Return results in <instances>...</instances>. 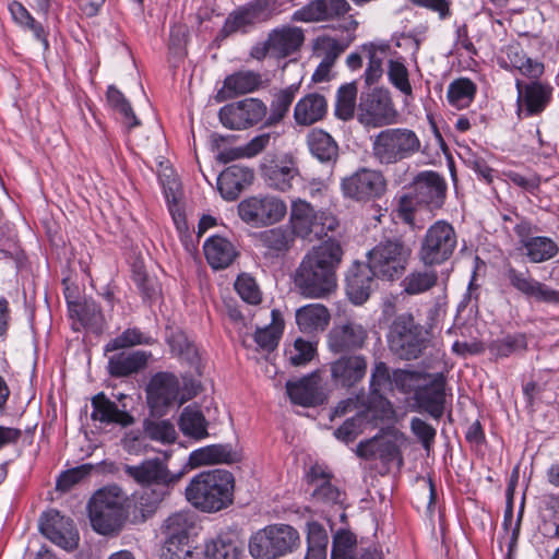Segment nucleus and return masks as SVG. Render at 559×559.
Returning <instances> with one entry per match:
<instances>
[{
  "instance_id": "obj_63",
  "label": "nucleus",
  "mask_w": 559,
  "mask_h": 559,
  "mask_svg": "<svg viewBox=\"0 0 559 559\" xmlns=\"http://www.w3.org/2000/svg\"><path fill=\"white\" fill-rule=\"evenodd\" d=\"M278 134L275 132H265L254 136L242 146V155L253 157L263 152L272 142H275Z\"/></svg>"
},
{
  "instance_id": "obj_48",
  "label": "nucleus",
  "mask_w": 559,
  "mask_h": 559,
  "mask_svg": "<svg viewBox=\"0 0 559 559\" xmlns=\"http://www.w3.org/2000/svg\"><path fill=\"white\" fill-rule=\"evenodd\" d=\"M370 394L382 397L385 392L394 390L393 372L383 361H376L369 380Z\"/></svg>"
},
{
  "instance_id": "obj_19",
  "label": "nucleus",
  "mask_w": 559,
  "mask_h": 559,
  "mask_svg": "<svg viewBox=\"0 0 559 559\" xmlns=\"http://www.w3.org/2000/svg\"><path fill=\"white\" fill-rule=\"evenodd\" d=\"M447 185L443 178L435 171L420 173L413 182L411 199L418 204L440 207L445 197Z\"/></svg>"
},
{
  "instance_id": "obj_49",
  "label": "nucleus",
  "mask_w": 559,
  "mask_h": 559,
  "mask_svg": "<svg viewBox=\"0 0 559 559\" xmlns=\"http://www.w3.org/2000/svg\"><path fill=\"white\" fill-rule=\"evenodd\" d=\"M154 343V338L145 335L139 329L132 328L123 331L119 336L112 338L107 343L105 350L114 352L135 345H151Z\"/></svg>"
},
{
  "instance_id": "obj_23",
  "label": "nucleus",
  "mask_w": 559,
  "mask_h": 559,
  "mask_svg": "<svg viewBox=\"0 0 559 559\" xmlns=\"http://www.w3.org/2000/svg\"><path fill=\"white\" fill-rule=\"evenodd\" d=\"M515 85L521 110L527 117L538 115L545 110L552 95V87L549 84L539 81L523 84L522 81L518 80Z\"/></svg>"
},
{
  "instance_id": "obj_10",
  "label": "nucleus",
  "mask_w": 559,
  "mask_h": 559,
  "mask_svg": "<svg viewBox=\"0 0 559 559\" xmlns=\"http://www.w3.org/2000/svg\"><path fill=\"white\" fill-rule=\"evenodd\" d=\"M344 198L359 203L380 199L386 191V179L380 170L361 167L341 180Z\"/></svg>"
},
{
  "instance_id": "obj_2",
  "label": "nucleus",
  "mask_w": 559,
  "mask_h": 559,
  "mask_svg": "<svg viewBox=\"0 0 559 559\" xmlns=\"http://www.w3.org/2000/svg\"><path fill=\"white\" fill-rule=\"evenodd\" d=\"M234 476L224 469L203 472L186 488L187 500L204 512H217L233 502Z\"/></svg>"
},
{
  "instance_id": "obj_61",
  "label": "nucleus",
  "mask_w": 559,
  "mask_h": 559,
  "mask_svg": "<svg viewBox=\"0 0 559 559\" xmlns=\"http://www.w3.org/2000/svg\"><path fill=\"white\" fill-rule=\"evenodd\" d=\"M191 557L192 550L188 540L166 538L160 559H189Z\"/></svg>"
},
{
  "instance_id": "obj_39",
  "label": "nucleus",
  "mask_w": 559,
  "mask_h": 559,
  "mask_svg": "<svg viewBox=\"0 0 559 559\" xmlns=\"http://www.w3.org/2000/svg\"><path fill=\"white\" fill-rule=\"evenodd\" d=\"M207 425L204 415L197 407L187 406L180 415V430L185 436L195 440H201L209 436Z\"/></svg>"
},
{
  "instance_id": "obj_5",
  "label": "nucleus",
  "mask_w": 559,
  "mask_h": 559,
  "mask_svg": "<svg viewBox=\"0 0 559 559\" xmlns=\"http://www.w3.org/2000/svg\"><path fill=\"white\" fill-rule=\"evenodd\" d=\"M411 255V247L401 237L385 238L367 253V265L373 276L394 281L406 271Z\"/></svg>"
},
{
  "instance_id": "obj_13",
  "label": "nucleus",
  "mask_w": 559,
  "mask_h": 559,
  "mask_svg": "<svg viewBox=\"0 0 559 559\" xmlns=\"http://www.w3.org/2000/svg\"><path fill=\"white\" fill-rule=\"evenodd\" d=\"M267 114L266 105L259 98L249 97L223 106L219 121L230 130H246L260 123Z\"/></svg>"
},
{
  "instance_id": "obj_64",
  "label": "nucleus",
  "mask_w": 559,
  "mask_h": 559,
  "mask_svg": "<svg viewBox=\"0 0 559 559\" xmlns=\"http://www.w3.org/2000/svg\"><path fill=\"white\" fill-rule=\"evenodd\" d=\"M314 237L322 238L329 231L335 230L338 225L337 218L330 212H314Z\"/></svg>"
},
{
  "instance_id": "obj_18",
  "label": "nucleus",
  "mask_w": 559,
  "mask_h": 559,
  "mask_svg": "<svg viewBox=\"0 0 559 559\" xmlns=\"http://www.w3.org/2000/svg\"><path fill=\"white\" fill-rule=\"evenodd\" d=\"M350 10L346 0H312L293 14V21L304 23L325 22L338 19Z\"/></svg>"
},
{
  "instance_id": "obj_27",
  "label": "nucleus",
  "mask_w": 559,
  "mask_h": 559,
  "mask_svg": "<svg viewBox=\"0 0 559 559\" xmlns=\"http://www.w3.org/2000/svg\"><path fill=\"white\" fill-rule=\"evenodd\" d=\"M368 265L356 264L346 276V294L355 305L364 304L370 296L373 283Z\"/></svg>"
},
{
  "instance_id": "obj_45",
  "label": "nucleus",
  "mask_w": 559,
  "mask_h": 559,
  "mask_svg": "<svg viewBox=\"0 0 559 559\" xmlns=\"http://www.w3.org/2000/svg\"><path fill=\"white\" fill-rule=\"evenodd\" d=\"M476 94V85L468 79L462 78L453 81L447 92L450 105L456 109L467 108Z\"/></svg>"
},
{
  "instance_id": "obj_15",
  "label": "nucleus",
  "mask_w": 559,
  "mask_h": 559,
  "mask_svg": "<svg viewBox=\"0 0 559 559\" xmlns=\"http://www.w3.org/2000/svg\"><path fill=\"white\" fill-rule=\"evenodd\" d=\"M168 454L165 453V459L159 457L148 459L139 465H124V473L140 485H163L170 486L176 484L181 473L173 474L167 467Z\"/></svg>"
},
{
  "instance_id": "obj_8",
  "label": "nucleus",
  "mask_w": 559,
  "mask_h": 559,
  "mask_svg": "<svg viewBox=\"0 0 559 559\" xmlns=\"http://www.w3.org/2000/svg\"><path fill=\"white\" fill-rule=\"evenodd\" d=\"M421 326L411 313H402L393 321L388 342L390 349L402 359H416L425 348Z\"/></svg>"
},
{
  "instance_id": "obj_44",
  "label": "nucleus",
  "mask_w": 559,
  "mask_h": 559,
  "mask_svg": "<svg viewBox=\"0 0 559 559\" xmlns=\"http://www.w3.org/2000/svg\"><path fill=\"white\" fill-rule=\"evenodd\" d=\"M357 455L365 460H377L389 461L395 452V445L393 442L381 438L373 437L369 440L361 441L357 445Z\"/></svg>"
},
{
  "instance_id": "obj_20",
  "label": "nucleus",
  "mask_w": 559,
  "mask_h": 559,
  "mask_svg": "<svg viewBox=\"0 0 559 559\" xmlns=\"http://www.w3.org/2000/svg\"><path fill=\"white\" fill-rule=\"evenodd\" d=\"M445 378L442 373L427 374V380L415 393L418 405L433 418L439 419L444 412Z\"/></svg>"
},
{
  "instance_id": "obj_57",
  "label": "nucleus",
  "mask_w": 559,
  "mask_h": 559,
  "mask_svg": "<svg viewBox=\"0 0 559 559\" xmlns=\"http://www.w3.org/2000/svg\"><path fill=\"white\" fill-rule=\"evenodd\" d=\"M144 430L150 439L162 443H173L177 439L175 426L168 420L148 421Z\"/></svg>"
},
{
  "instance_id": "obj_9",
  "label": "nucleus",
  "mask_w": 559,
  "mask_h": 559,
  "mask_svg": "<svg viewBox=\"0 0 559 559\" xmlns=\"http://www.w3.org/2000/svg\"><path fill=\"white\" fill-rule=\"evenodd\" d=\"M278 8V0H251L227 15L222 33L224 36L238 32L247 33L257 24L270 21L277 14Z\"/></svg>"
},
{
  "instance_id": "obj_42",
  "label": "nucleus",
  "mask_w": 559,
  "mask_h": 559,
  "mask_svg": "<svg viewBox=\"0 0 559 559\" xmlns=\"http://www.w3.org/2000/svg\"><path fill=\"white\" fill-rule=\"evenodd\" d=\"M438 273L433 270H415L408 273L402 281L401 286L407 295H419L436 286Z\"/></svg>"
},
{
  "instance_id": "obj_4",
  "label": "nucleus",
  "mask_w": 559,
  "mask_h": 559,
  "mask_svg": "<svg viewBox=\"0 0 559 559\" xmlns=\"http://www.w3.org/2000/svg\"><path fill=\"white\" fill-rule=\"evenodd\" d=\"M421 150L417 133L408 128H386L371 138L373 159L382 166L408 159Z\"/></svg>"
},
{
  "instance_id": "obj_46",
  "label": "nucleus",
  "mask_w": 559,
  "mask_h": 559,
  "mask_svg": "<svg viewBox=\"0 0 559 559\" xmlns=\"http://www.w3.org/2000/svg\"><path fill=\"white\" fill-rule=\"evenodd\" d=\"M259 240L263 247L274 252L288 250L294 243L293 231L287 226L266 229L259 234Z\"/></svg>"
},
{
  "instance_id": "obj_60",
  "label": "nucleus",
  "mask_w": 559,
  "mask_h": 559,
  "mask_svg": "<svg viewBox=\"0 0 559 559\" xmlns=\"http://www.w3.org/2000/svg\"><path fill=\"white\" fill-rule=\"evenodd\" d=\"M235 289L246 302L258 305L261 301V293L255 281L246 274L238 276Z\"/></svg>"
},
{
  "instance_id": "obj_28",
  "label": "nucleus",
  "mask_w": 559,
  "mask_h": 559,
  "mask_svg": "<svg viewBox=\"0 0 559 559\" xmlns=\"http://www.w3.org/2000/svg\"><path fill=\"white\" fill-rule=\"evenodd\" d=\"M206 261L214 270L228 267L237 258L235 246L221 236L210 237L203 246Z\"/></svg>"
},
{
  "instance_id": "obj_50",
  "label": "nucleus",
  "mask_w": 559,
  "mask_h": 559,
  "mask_svg": "<svg viewBox=\"0 0 559 559\" xmlns=\"http://www.w3.org/2000/svg\"><path fill=\"white\" fill-rule=\"evenodd\" d=\"M9 10L16 23L27 27L34 33L35 37L44 44L45 47L48 46V41L45 37L41 25L34 20V17L22 3L14 1L9 5Z\"/></svg>"
},
{
  "instance_id": "obj_51",
  "label": "nucleus",
  "mask_w": 559,
  "mask_h": 559,
  "mask_svg": "<svg viewBox=\"0 0 559 559\" xmlns=\"http://www.w3.org/2000/svg\"><path fill=\"white\" fill-rule=\"evenodd\" d=\"M107 100L109 105L123 117V121L129 128H133L140 124L129 102L118 88L115 86L108 87Z\"/></svg>"
},
{
  "instance_id": "obj_7",
  "label": "nucleus",
  "mask_w": 559,
  "mask_h": 559,
  "mask_svg": "<svg viewBox=\"0 0 559 559\" xmlns=\"http://www.w3.org/2000/svg\"><path fill=\"white\" fill-rule=\"evenodd\" d=\"M457 236L451 224L437 221L426 231L418 252L419 260L427 266L440 265L454 253Z\"/></svg>"
},
{
  "instance_id": "obj_55",
  "label": "nucleus",
  "mask_w": 559,
  "mask_h": 559,
  "mask_svg": "<svg viewBox=\"0 0 559 559\" xmlns=\"http://www.w3.org/2000/svg\"><path fill=\"white\" fill-rule=\"evenodd\" d=\"M356 86L354 84H346L340 87L337 92L335 114L338 118L347 120L353 117L355 100H356Z\"/></svg>"
},
{
  "instance_id": "obj_21",
  "label": "nucleus",
  "mask_w": 559,
  "mask_h": 559,
  "mask_svg": "<svg viewBox=\"0 0 559 559\" xmlns=\"http://www.w3.org/2000/svg\"><path fill=\"white\" fill-rule=\"evenodd\" d=\"M180 383L176 376L171 373H157L150 382L147 394L148 403L153 408H162L174 403L179 405L186 402L185 397L179 396Z\"/></svg>"
},
{
  "instance_id": "obj_12",
  "label": "nucleus",
  "mask_w": 559,
  "mask_h": 559,
  "mask_svg": "<svg viewBox=\"0 0 559 559\" xmlns=\"http://www.w3.org/2000/svg\"><path fill=\"white\" fill-rule=\"evenodd\" d=\"M287 207L283 200L272 197H251L238 204L239 217L252 226H267L280 222Z\"/></svg>"
},
{
  "instance_id": "obj_6",
  "label": "nucleus",
  "mask_w": 559,
  "mask_h": 559,
  "mask_svg": "<svg viewBox=\"0 0 559 559\" xmlns=\"http://www.w3.org/2000/svg\"><path fill=\"white\" fill-rule=\"evenodd\" d=\"M299 544V533L293 526L274 524L251 536L249 551L257 559H276L293 552Z\"/></svg>"
},
{
  "instance_id": "obj_38",
  "label": "nucleus",
  "mask_w": 559,
  "mask_h": 559,
  "mask_svg": "<svg viewBox=\"0 0 559 559\" xmlns=\"http://www.w3.org/2000/svg\"><path fill=\"white\" fill-rule=\"evenodd\" d=\"M318 46L325 51V56L312 74V81L317 83L329 79L331 68L345 49L344 45L331 37L320 38Z\"/></svg>"
},
{
  "instance_id": "obj_25",
  "label": "nucleus",
  "mask_w": 559,
  "mask_h": 559,
  "mask_svg": "<svg viewBox=\"0 0 559 559\" xmlns=\"http://www.w3.org/2000/svg\"><path fill=\"white\" fill-rule=\"evenodd\" d=\"M262 175L267 187L281 192L299 188L302 182L298 167L293 160L265 166Z\"/></svg>"
},
{
  "instance_id": "obj_62",
  "label": "nucleus",
  "mask_w": 559,
  "mask_h": 559,
  "mask_svg": "<svg viewBox=\"0 0 559 559\" xmlns=\"http://www.w3.org/2000/svg\"><path fill=\"white\" fill-rule=\"evenodd\" d=\"M167 495L166 490L145 489L138 499L136 507L143 515L155 512Z\"/></svg>"
},
{
  "instance_id": "obj_43",
  "label": "nucleus",
  "mask_w": 559,
  "mask_h": 559,
  "mask_svg": "<svg viewBox=\"0 0 559 559\" xmlns=\"http://www.w3.org/2000/svg\"><path fill=\"white\" fill-rule=\"evenodd\" d=\"M271 316V324L262 329H258L254 333V341L265 350H273L277 346L284 329V321L281 312L273 309Z\"/></svg>"
},
{
  "instance_id": "obj_34",
  "label": "nucleus",
  "mask_w": 559,
  "mask_h": 559,
  "mask_svg": "<svg viewBox=\"0 0 559 559\" xmlns=\"http://www.w3.org/2000/svg\"><path fill=\"white\" fill-rule=\"evenodd\" d=\"M250 177L251 174L246 168L236 165L228 167L217 178L221 195L227 201L236 200Z\"/></svg>"
},
{
  "instance_id": "obj_58",
  "label": "nucleus",
  "mask_w": 559,
  "mask_h": 559,
  "mask_svg": "<svg viewBox=\"0 0 559 559\" xmlns=\"http://www.w3.org/2000/svg\"><path fill=\"white\" fill-rule=\"evenodd\" d=\"M388 76L391 84L401 93L412 95V85L408 79V70L405 64L399 60L388 62Z\"/></svg>"
},
{
  "instance_id": "obj_52",
  "label": "nucleus",
  "mask_w": 559,
  "mask_h": 559,
  "mask_svg": "<svg viewBox=\"0 0 559 559\" xmlns=\"http://www.w3.org/2000/svg\"><path fill=\"white\" fill-rule=\"evenodd\" d=\"M314 486L312 498L320 503L335 504L341 502V491L324 476L312 479Z\"/></svg>"
},
{
  "instance_id": "obj_16",
  "label": "nucleus",
  "mask_w": 559,
  "mask_h": 559,
  "mask_svg": "<svg viewBox=\"0 0 559 559\" xmlns=\"http://www.w3.org/2000/svg\"><path fill=\"white\" fill-rule=\"evenodd\" d=\"M506 277L510 285L526 298L534 299L537 302L559 306V290L535 280L528 271H519L509 266L506 271Z\"/></svg>"
},
{
  "instance_id": "obj_14",
  "label": "nucleus",
  "mask_w": 559,
  "mask_h": 559,
  "mask_svg": "<svg viewBox=\"0 0 559 559\" xmlns=\"http://www.w3.org/2000/svg\"><path fill=\"white\" fill-rule=\"evenodd\" d=\"M329 370L333 385L348 390L365 379L368 360L360 354L342 355L329 364Z\"/></svg>"
},
{
  "instance_id": "obj_33",
  "label": "nucleus",
  "mask_w": 559,
  "mask_h": 559,
  "mask_svg": "<svg viewBox=\"0 0 559 559\" xmlns=\"http://www.w3.org/2000/svg\"><path fill=\"white\" fill-rule=\"evenodd\" d=\"M304 39V33L299 27L276 28L269 34V45L278 57H286L298 50Z\"/></svg>"
},
{
  "instance_id": "obj_35",
  "label": "nucleus",
  "mask_w": 559,
  "mask_h": 559,
  "mask_svg": "<svg viewBox=\"0 0 559 559\" xmlns=\"http://www.w3.org/2000/svg\"><path fill=\"white\" fill-rule=\"evenodd\" d=\"M314 210L313 207L306 201L297 199L292 203L290 210V231H293V236H298L301 238L310 237L311 235L314 237Z\"/></svg>"
},
{
  "instance_id": "obj_54",
  "label": "nucleus",
  "mask_w": 559,
  "mask_h": 559,
  "mask_svg": "<svg viewBox=\"0 0 559 559\" xmlns=\"http://www.w3.org/2000/svg\"><path fill=\"white\" fill-rule=\"evenodd\" d=\"M427 374L417 371H409L396 369L393 371L394 389L408 393L414 391L416 393L420 385L426 382Z\"/></svg>"
},
{
  "instance_id": "obj_30",
  "label": "nucleus",
  "mask_w": 559,
  "mask_h": 559,
  "mask_svg": "<svg viewBox=\"0 0 559 559\" xmlns=\"http://www.w3.org/2000/svg\"><path fill=\"white\" fill-rule=\"evenodd\" d=\"M151 354L144 350L121 352L108 360V371L112 377H127L144 369Z\"/></svg>"
},
{
  "instance_id": "obj_1",
  "label": "nucleus",
  "mask_w": 559,
  "mask_h": 559,
  "mask_svg": "<svg viewBox=\"0 0 559 559\" xmlns=\"http://www.w3.org/2000/svg\"><path fill=\"white\" fill-rule=\"evenodd\" d=\"M342 254V248L335 241H325L308 252L295 275L300 295L313 299L330 296L337 286L336 267Z\"/></svg>"
},
{
  "instance_id": "obj_41",
  "label": "nucleus",
  "mask_w": 559,
  "mask_h": 559,
  "mask_svg": "<svg viewBox=\"0 0 559 559\" xmlns=\"http://www.w3.org/2000/svg\"><path fill=\"white\" fill-rule=\"evenodd\" d=\"M525 255L533 263H542L555 258L559 252L558 245L548 237L536 236L524 239Z\"/></svg>"
},
{
  "instance_id": "obj_47",
  "label": "nucleus",
  "mask_w": 559,
  "mask_h": 559,
  "mask_svg": "<svg viewBox=\"0 0 559 559\" xmlns=\"http://www.w3.org/2000/svg\"><path fill=\"white\" fill-rule=\"evenodd\" d=\"M298 91L297 85H290L282 91H280L274 100L271 104V111L269 117L266 118L265 126H274L282 121L295 98V95Z\"/></svg>"
},
{
  "instance_id": "obj_22",
  "label": "nucleus",
  "mask_w": 559,
  "mask_h": 559,
  "mask_svg": "<svg viewBox=\"0 0 559 559\" xmlns=\"http://www.w3.org/2000/svg\"><path fill=\"white\" fill-rule=\"evenodd\" d=\"M368 337L367 330L359 323L346 322L334 325L328 335V346L333 353L362 348Z\"/></svg>"
},
{
  "instance_id": "obj_31",
  "label": "nucleus",
  "mask_w": 559,
  "mask_h": 559,
  "mask_svg": "<svg viewBox=\"0 0 559 559\" xmlns=\"http://www.w3.org/2000/svg\"><path fill=\"white\" fill-rule=\"evenodd\" d=\"M245 543L235 534H221L205 544L204 555L207 559H239Z\"/></svg>"
},
{
  "instance_id": "obj_29",
  "label": "nucleus",
  "mask_w": 559,
  "mask_h": 559,
  "mask_svg": "<svg viewBox=\"0 0 559 559\" xmlns=\"http://www.w3.org/2000/svg\"><path fill=\"white\" fill-rule=\"evenodd\" d=\"M239 461V454L230 445L212 444L190 453L189 465L200 467L213 464H230Z\"/></svg>"
},
{
  "instance_id": "obj_37",
  "label": "nucleus",
  "mask_w": 559,
  "mask_h": 559,
  "mask_svg": "<svg viewBox=\"0 0 559 559\" xmlns=\"http://www.w3.org/2000/svg\"><path fill=\"white\" fill-rule=\"evenodd\" d=\"M307 144L311 154L322 163L335 162L338 146L335 140L322 129H313L307 135Z\"/></svg>"
},
{
  "instance_id": "obj_17",
  "label": "nucleus",
  "mask_w": 559,
  "mask_h": 559,
  "mask_svg": "<svg viewBox=\"0 0 559 559\" xmlns=\"http://www.w3.org/2000/svg\"><path fill=\"white\" fill-rule=\"evenodd\" d=\"M40 532L59 547L71 550L78 546L79 534L73 521L57 510L44 513L39 522Z\"/></svg>"
},
{
  "instance_id": "obj_3",
  "label": "nucleus",
  "mask_w": 559,
  "mask_h": 559,
  "mask_svg": "<svg viewBox=\"0 0 559 559\" xmlns=\"http://www.w3.org/2000/svg\"><path fill=\"white\" fill-rule=\"evenodd\" d=\"M128 497L118 486H109L96 491L88 503L92 527L99 534H117L127 520Z\"/></svg>"
},
{
  "instance_id": "obj_53",
  "label": "nucleus",
  "mask_w": 559,
  "mask_h": 559,
  "mask_svg": "<svg viewBox=\"0 0 559 559\" xmlns=\"http://www.w3.org/2000/svg\"><path fill=\"white\" fill-rule=\"evenodd\" d=\"M191 527V522L188 514L178 512L170 515L164 524V533L166 538L169 539H183L189 540L188 532Z\"/></svg>"
},
{
  "instance_id": "obj_36",
  "label": "nucleus",
  "mask_w": 559,
  "mask_h": 559,
  "mask_svg": "<svg viewBox=\"0 0 559 559\" xmlns=\"http://www.w3.org/2000/svg\"><path fill=\"white\" fill-rule=\"evenodd\" d=\"M330 319L328 308L321 304L307 305L296 311L297 325L305 333L323 331Z\"/></svg>"
},
{
  "instance_id": "obj_56",
  "label": "nucleus",
  "mask_w": 559,
  "mask_h": 559,
  "mask_svg": "<svg viewBox=\"0 0 559 559\" xmlns=\"http://www.w3.org/2000/svg\"><path fill=\"white\" fill-rule=\"evenodd\" d=\"M356 537L348 531H340L333 537L331 559H353Z\"/></svg>"
},
{
  "instance_id": "obj_59",
  "label": "nucleus",
  "mask_w": 559,
  "mask_h": 559,
  "mask_svg": "<svg viewBox=\"0 0 559 559\" xmlns=\"http://www.w3.org/2000/svg\"><path fill=\"white\" fill-rule=\"evenodd\" d=\"M316 354L314 345L302 338H297L293 346L286 350L288 360L294 366H304L309 362Z\"/></svg>"
},
{
  "instance_id": "obj_26",
  "label": "nucleus",
  "mask_w": 559,
  "mask_h": 559,
  "mask_svg": "<svg viewBox=\"0 0 559 559\" xmlns=\"http://www.w3.org/2000/svg\"><path fill=\"white\" fill-rule=\"evenodd\" d=\"M91 403L93 407L92 420L106 425L116 424L121 427H128L134 423V418L128 412L119 409L117 404L103 392L94 395Z\"/></svg>"
},
{
  "instance_id": "obj_40",
  "label": "nucleus",
  "mask_w": 559,
  "mask_h": 559,
  "mask_svg": "<svg viewBox=\"0 0 559 559\" xmlns=\"http://www.w3.org/2000/svg\"><path fill=\"white\" fill-rule=\"evenodd\" d=\"M261 84V74L253 71H239L225 79L224 88L230 96H237L254 92Z\"/></svg>"
},
{
  "instance_id": "obj_11",
  "label": "nucleus",
  "mask_w": 559,
  "mask_h": 559,
  "mask_svg": "<svg viewBox=\"0 0 559 559\" xmlns=\"http://www.w3.org/2000/svg\"><path fill=\"white\" fill-rule=\"evenodd\" d=\"M358 121L366 128H383L397 122L399 111L388 90L376 88L361 97Z\"/></svg>"
},
{
  "instance_id": "obj_32",
  "label": "nucleus",
  "mask_w": 559,
  "mask_h": 559,
  "mask_svg": "<svg viewBox=\"0 0 559 559\" xmlns=\"http://www.w3.org/2000/svg\"><path fill=\"white\" fill-rule=\"evenodd\" d=\"M326 100L320 94H308L299 99L294 108V118L299 126H310L326 114Z\"/></svg>"
},
{
  "instance_id": "obj_24",
  "label": "nucleus",
  "mask_w": 559,
  "mask_h": 559,
  "mask_svg": "<svg viewBox=\"0 0 559 559\" xmlns=\"http://www.w3.org/2000/svg\"><path fill=\"white\" fill-rule=\"evenodd\" d=\"M287 394L294 404L311 407L323 404L326 396L320 386V378L312 373L299 381L286 383Z\"/></svg>"
}]
</instances>
